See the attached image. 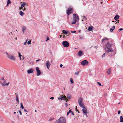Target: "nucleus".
Masks as SVG:
<instances>
[{
    "label": "nucleus",
    "instance_id": "1",
    "mask_svg": "<svg viewBox=\"0 0 123 123\" xmlns=\"http://www.w3.org/2000/svg\"><path fill=\"white\" fill-rule=\"evenodd\" d=\"M112 45V44H110L109 43H107L105 48V50L106 52L108 53L110 52H111L113 51L112 49L111 48Z\"/></svg>",
    "mask_w": 123,
    "mask_h": 123
},
{
    "label": "nucleus",
    "instance_id": "2",
    "mask_svg": "<svg viewBox=\"0 0 123 123\" xmlns=\"http://www.w3.org/2000/svg\"><path fill=\"white\" fill-rule=\"evenodd\" d=\"M79 20V18L78 15L75 14H74L72 24H75Z\"/></svg>",
    "mask_w": 123,
    "mask_h": 123
},
{
    "label": "nucleus",
    "instance_id": "3",
    "mask_svg": "<svg viewBox=\"0 0 123 123\" xmlns=\"http://www.w3.org/2000/svg\"><path fill=\"white\" fill-rule=\"evenodd\" d=\"M55 123H66V120L65 117H60L59 119L57 120Z\"/></svg>",
    "mask_w": 123,
    "mask_h": 123
},
{
    "label": "nucleus",
    "instance_id": "4",
    "mask_svg": "<svg viewBox=\"0 0 123 123\" xmlns=\"http://www.w3.org/2000/svg\"><path fill=\"white\" fill-rule=\"evenodd\" d=\"M6 56L7 58L10 60L15 61V60L14 57L12 54H6Z\"/></svg>",
    "mask_w": 123,
    "mask_h": 123
},
{
    "label": "nucleus",
    "instance_id": "5",
    "mask_svg": "<svg viewBox=\"0 0 123 123\" xmlns=\"http://www.w3.org/2000/svg\"><path fill=\"white\" fill-rule=\"evenodd\" d=\"M62 44L63 46L66 48L68 47L69 46V43L68 41H63L62 42Z\"/></svg>",
    "mask_w": 123,
    "mask_h": 123
},
{
    "label": "nucleus",
    "instance_id": "6",
    "mask_svg": "<svg viewBox=\"0 0 123 123\" xmlns=\"http://www.w3.org/2000/svg\"><path fill=\"white\" fill-rule=\"evenodd\" d=\"M81 64L83 66L86 65H87L88 64L89 62L86 60H85L82 61L80 62Z\"/></svg>",
    "mask_w": 123,
    "mask_h": 123
},
{
    "label": "nucleus",
    "instance_id": "7",
    "mask_svg": "<svg viewBox=\"0 0 123 123\" xmlns=\"http://www.w3.org/2000/svg\"><path fill=\"white\" fill-rule=\"evenodd\" d=\"M36 69L37 72V76H39L41 74V71L39 70V68L38 67H37L36 68Z\"/></svg>",
    "mask_w": 123,
    "mask_h": 123
},
{
    "label": "nucleus",
    "instance_id": "8",
    "mask_svg": "<svg viewBox=\"0 0 123 123\" xmlns=\"http://www.w3.org/2000/svg\"><path fill=\"white\" fill-rule=\"evenodd\" d=\"M109 39L106 37L104 38L102 40V43H104L108 42V41Z\"/></svg>",
    "mask_w": 123,
    "mask_h": 123
},
{
    "label": "nucleus",
    "instance_id": "9",
    "mask_svg": "<svg viewBox=\"0 0 123 123\" xmlns=\"http://www.w3.org/2000/svg\"><path fill=\"white\" fill-rule=\"evenodd\" d=\"M46 65L47 68L49 69V68L51 65L50 63L49 62V61H48L46 63Z\"/></svg>",
    "mask_w": 123,
    "mask_h": 123
},
{
    "label": "nucleus",
    "instance_id": "10",
    "mask_svg": "<svg viewBox=\"0 0 123 123\" xmlns=\"http://www.w3.org/2000/svg\"><path fill=\"white\" fill-rule=\"evenodd\" d=\"M72 10V8H68L67 12V13L68 15L70 13H71V11Z\"/></svg>",
    "mask_w": 123,
    "mask_h": 123
},
{
    "label": "nucleus",
    "instance_id": "11",
    "mask_svg": "<svg viewBox=\"0 0 123 123\" xmlns=\"http://www.w3.org/2000/svg\"><path fill=\"white\" fill-rule=\"evenodd\" d=\"M22 28L23 33L24 34L26 31V27L25 26H23L22 27Z\"/></svg>",
    "mask_w": 123,
    "mask_h": 123
},
{
    "label": "nucleus",
    "instance_id": "12",
    "mask_svg": "<svg viewBox=\"0 0 123 123\" xmlns=\"http://www.w3.org/2000/svg\"><path fill=\"white\" fill-rule=\"evenodd\" d=\"M33 69L31 68L27 70V72L28 74L32 73L33 72Z\"/></svg>",
    "mask_w": 123,
    "mask_h": 123
},
{
    "label": "nucleus",
    "instance_id": "13",
    "mask_svg": "<svg viewBox=\"0 0 123 123\" xmlns=\"http://www.w3.org/2000/svg\"><path fill=\"white\" fill-rule=\"evenodd\" d=\"M82 111L83 112V113L85 114L87 117V116L86 114L87 113V110L86 108L85 107V108H84L82 109Z\"/></svg>",
    "mask_w": 123,
    "mask_h": 123
},
{
    "label": "nucleus",
    "instance_id": "14",
    "mask_svg": "<svg viewBox=\"0 0 123 123\" xmlns=\"http://www.w3.org/2000/svg\"><path fill=\"white\" fill-rule=\"evenodd\" d=\"M26 4L25 3V2H24L23 3L21 4V7L19 8V9H21L22 8L25 7V5Z\"/></svg>",
    "mask_w": 123,
    "mask_h": 123
},
{
    "label": "nucleus",
    "instance_id": "15",
    "mask_svg": "<svg viewBox=\"0 0 123 123\" xmlns=\"http://www.w3.org/2000/svg\"><path fill=\"white\" fill-rule=\"evenodd\" d=\"M119 18V16L117 14L114 17V19L116 21H117Z\"/></svg>",
    "mask_w": 123,
    "mask_h": 123
},
{
    "label": "nucleus",
    "instance_id": "16",
    "mask_svg": "<svg viewBox=\"0 0 123 123\" xmlns=\"http://www.w3.org/2000/svg\"><path fill=\"white\" fill-rule=\"evenodd\" d=\"M82 98H80L78 99V102L79 104H81L82 101Z\"/></svg>",
    "mask_w": 123,
    "mask_h": 123
},
{
    "label": "nucleus",
    "instance_id": "17",
    "mask_svg": "<svg viewBox=\"0 0 123 123\" xmlns=\"http://www.w3.org/2000/svg\"><path fill=\"white\" fill-rule=\"evenodd\" d=\"M79 105H80V106L82 108H85V105L81 103L79 104Z\"/></svg>",
    "mask_w": 123,
    "mask_h": 123
},
{
    "label": "nucleus",
    "instance_id": "18",
    "mask_svg": "<svg viewBox=\"0 0 123 123\" xmlns=\"http://www.w3.org/2000/svg\"><path fill=\"white\" fill-rule=\"evenodd\" d=\"M6 80H4L3 83H1V84L3 86H4L6 85Z\"/></svg>",
    "mask_w": 123,
    "mask_h": 123
},
{
    "label": "nucleus",
    "instance_id": "19",
    "mask_svg": "<svg viewBox=\"0 0 123 123\" xmlns=\"http://www.w3.org/2000/svg\"><path fill=\"white\" fill-rule=\"evenodd\" d=\"M93 27L92 26H89L88 30L89 31H91L92 30Z\"/></svg>",
    "mask_w": 123,
    "mask_h": 123
},
{
    "label": "nucleus",
    "instance_id": "20",
    "mask_svg": "<svg viewBox=\"0 0 123 123\" xmlns=\"http://www.w3.org/2000/svg\"><path fill=\"white\" fill-rule=\"evenodd\" d=\"M115 28V26H113L112 28H111L110 29V31L111 32H112L114 30Z\"/></svg>",
    "mask_w": 123,
    "mask_h": 123
},
{
    "label": "nucleus",
    "instance_id": "21",
    "mask_svg": "<svg viewBox=\"0 0 123 123\" xmlns=\"http://www.w3.org/2000/svg\"><path fill=\"white\" fill-rule=\"evenodd\" d=\"M61 98L62 99V100H66V102H67V101L68 100L67 98L66 97V99L65 98L62 97L61 96Z\"/></svg>",
    "mask_w": 123,
    "mask_h": 123
},
{
    "label": "nucleus",
    "instance_id": "22",
    "mask_svg": "<svg viewBox=\"0 0 123 123\" xmlns=\"http://www.w3.org/2000/svg\"><path fill=\"white\" fill-rule=\"evenodd\" d=\"M120 122L121 123H123V118L122 116H120Z\"/></svg>",
    "mask_w": 123,
    "mask_h": 123
},
{
    "label": "nucleus",
    "instance_id": "23",
    "mask_svg": "<svg viewBox=\"0 0 123 123\" xmlns=\"http://www.w3.org/2000/svg\"><path fill=\"white\" fill-rule=\"evenodd\" d=\"M67 97L68 99H70L71 98V95L70 94H68L67 95Z\"/></svg>",
    "mask_w": 123,
    "mask_h": 123
},
{
    "label": "nucleus",
    "instance_id": "24",
    "mask_svg": "<svg viewBox=\"0 0 123 123\" xmlns=\"http://www.w3.org/2000/svg\"><path fill=\"white\" fill-rule=\"evenodd\" d=\"M11 2L10 0H8L7 4V6H8L9 4H11Z\"/></svg>",
    "mask_w": 123,
    "mask_h": 123
},
{
    "label": "nucleus",
    "instance_id": "25",
    "mask_svg": "<svg viewBox=\"0 0 123 123\" xmlns=\"http://www.w3.org/2000/svg\"><path fill=\"white\" fill-rule=\"evenodd\" d=\"M107 72L108 74H109L111 73V70L110 69H109L107 70Z\"/></svg>",
    "mask_w": 123,
    "mask_h": 123
},
{
    "label": "nucleus",
    "instance_id": "26",
    "mask_svg": "<svg viewBox=\"0 0 123 123\" xmlns=\"http://www.w3.org/2000/svg\"><path fill=\"white\" fill-rule=\"evenodd\" d=\"M19 14L21 16H23L24 14V13L22 11H20L19 12Z\"/></svg>",
    "mask_w": 123,
    "mask_h": 123
},
{
    "label": "nucleus",
    "instance_id": "27",
    "mask_svg": "<svg viewBox=\"0 0 123 123\" xmlns=\"http://www.w3.org/2000/svg\"><path fill=\"white\" fill-rule=\"evenodd\" d=\"M72 112V111L71 110H69V111L67 112V116H68L69 113H71Z\"/></svg>",
    "mask_w": 123,
    "mask_h": 123
},
{
    "label": "nucleus",
    "instance_id": "28",
    "mask_svg": "<svg viewBox=\"0 0 123 123\" xmlns=\"http://www.w3.org/2000/svg\"><path fill=\"white\" fill-rule=\"evenodd\" d=\"M16 100L18 103V104L19 103V101L18 98V97H17L16 98Z\"/></svg>",
    "mask_w": 123,
    "mask_h": 123
},
{
    "label": "nucleus",
    "instance_id": "29",
    "mask_svg": "<svg viewBox=\"0 0 123 123\" xmlns=\"http://www.w3.org/2000/svg\"><path fill=\"white\" fill-rule=\"evenodd\" d=\"M21 106H20V108H22V109H23L24 108V107L23 106V104L22 103H21Z\"/></svg>",
    "mask_w": 123,
    "mask_h": 123
},
{
    "label": "nucleus",
    "instance_id": "30",
    "mask_svg": "<svg viewBox=\"0 0 123 123\" xmlns=\"http://www.w3.org/2000/svg\"><path fill=\"white\" fill-rule=\"evenodd\" d=\"M63 33L65 34H66L67 33L66 31L65 30H63L62 31Z\"/></svg>",
    "mask_w": 123,
    "mask_h": 123
},
{
    "label": "nucleus",
    "instance_id": "31",
    "mask_svg": "<svg viewBox=\"0 0 123 123\" xmlns=\"http://www.w3.org/2000/svg\"><path fill=\"white\" fill-rule=\"evenodd\" d=\"M70 82L72 84H73L74 83V81L72 79V78L70 79Z\"/></svg>",
    "mask_w": 123,
    "mask_h": 123
},
{
    "label": "nucleus",
    "instance_id": "32",
    "mask_svg": "<svg viewBox=\"0 0 123 123\" xmlns=\"http://www.w3.org/2000/svg\"><path fill=\"white\" fill-rule=\"evenodd\" d=\"M58 99L59 100H62V99L61 98V96H60V97L58 98Z\"/></svg>",
    "mask_w": 123,
    "mask_h": 123
},
{
    "label": "nucleus",
    "instance_id": "33",
    "mask_svg": "<svg viewBox=\"0 0 123 123\" xmlns=\"http://www.w3.org/2000/svg\"><path fill=\"white\" fill-rule=\"evenodd\" d=\"M97 84H98L99 86H102L101 85V84L99 82H97Z\"/></svg>",
    "mask_w": 123,
    "mask_h": 123
},
{
    "label": "nucleus",
    "instance_id": "34",
    "mask_svg": "<svg viewBox=\"0 0 123 123\" xmlns=\"http://www.w3.org/2000/svg\"><path fill=\"white\" fill-rule=\"evenodd\" d=\"M31 40H30L27 43L28 44H31Z\"/></svg>",
    "mask_w": 123,
    "mask_h": 123
},
{
    "label": "nucleus",
    "instance_id": "35",
    "mask_svg": "<svg viewBox=\"0 0 123 123\" xmlns=\"http://www.w3.org/2000/svg\"><path fill=\"white\" fill-rule=\"evenodd\" d=\"M83 53L82 51L80 50L79 51L78 53V54H82Z\"/></svg>",
    "mask_w": 123,
    "mask_h": 123
},
{
    "label": "nucleus",
    "instance_id": "36",
    "mask_svg": "<svg viewBox=\"0 0 123 123\" xmlns=\"http://www.w3.org/2000/svg\"><path fill=\"white\" fill-rule=\"evenodd\" d=\"M79 71H78L77 72V73H76V72H75V74L76 75H78V74H79Z\"/></svg>",
    "mask_w": 123,
    "mask_h": 123
},
{
    "label": "nucleus",
    "instance_id": "37",
    "mask_svg": "<svg viewBox=\"0 0 123 123\" xmlns=\"http://www.w3.org/2000/svg\"><path fill=\"white\" fill-rule=\"evenodd\" d=\"M21 10L23 11L25 10H26V8L25 7H24L22 8Z\"/></svg>",
    "mask_w": 123,
    "mask_h": 123
},
{
    "label": "nucleus",
    "instance_id": "38",
    "mask_svg": "<svg viewBox=\"0 0 123 123\" xmlns=\"http://www.w3.org/2000/svg\"><path fill=\"white\" fill-rule=\"evenodd\" d=\"M54 119V118H50L49 119V121H52Z\"/></svg>",
    "mask_w": 123,
    "mask_h": 123
},
{
    "label": "nucleus",
    "instance_id": "39",
    "mask_svg": "<svg viewBox=\"0 0 123 123\" xmlns=\"http://www.w3.org/2000/svg\"><path fill=\"white\" fill-rule=\"evenodd\" d=\"M83 55H84V54H78V56L79 57H80L82 56Z\"/></svg>",
    "mask_w": 123,
    "mask_h": 123
},
{
    "label": "nucleus",
    "instance_id": "40",
    "mask_svg": "<svg viewBox=\"0 0 123 123\" xmlns=\"http://www.w3.org/2000/svg\"><path fill=\"white\" fill-rule=\"evenodd\" d=\"M76 32V31H71V33H75V32Z\"/></svg>",
    "mask_w": 123,
    "mask_h": 123
},
{
    "label": "nucleus",
    "instance_id": "41",
    "mask_svg": "<svg viewBox=\"0 0 123 123\" xmlns=\"http://www.w3.org/2000/svg\"><path fill=\"white\" fill-rule=\"evenodd\" d=\"M19 113L21 115H22V113L21 112V111H19Z\"/></svg>",
    "mask_w": 123,
    "mask_h": 123
},
{
    "label": "nucleus",
    "instance_id": "42",
    "mask_svg": "<svg viewBox=\"0 0 123 123\" xmlns=\"http://www.w3.org/2000/svg\"><path fill=\"white\" fill-rule=\"evenodd\" d=\"M49 37H47V40H46V41H47L48 40H49Z\"/></svg>",
    "mask_w": 123,
    "mask_h": 123
},
{
    "label": "nucleus",
    "instance_id": "43",
    "mask_svg": "<svg viewBox=\"0 0 123 123\" xmlns=\"http://www.w3.org/2000/svg\"><path fill=\"white\" fill-rule=\"evenodd\" d=\"M106 54H103V55H102V58H103V57H104L105 56V55Z\"/></svg>",
    "mask_w": 123,
    "mask_h": 123
},
{
    "label": "nucleus",
    "instance_id": "44",
    "mask_svg": "<svg viewBox=\"0 0 123 123\" xmlns=\"http://www.w3.org/2000/svg\"><path fill=\"white\" fill-rule=\"evenodd\" d=\"M15 95H16V97H18V94H17V93H15Z\"/></svg>",
    "mask_w": 123,
    "mask_h": 123
},
{
    "label": "nucleus",
    "instance_id": "45",
    "mask_svg": "<svg viewBox=\"0 0 123 123\" xmlns=\"http://www.w3.org/2000/svg\"><path fill=\"white\" fill-rule=\"evenodd\" d=\"M106 97L107 95V93H105L104 95Z\"/></svg>",
    "mask_w": 123,
    "mask_h": 123
},
{
    "label": "nucleus",
    "instance_id": "46",
    "mask_svg": "<svg viewBox=\"0 0 123 123\" xmlns=\"http://www.w3.org/2000/svg\"><path fill=\"white\" fill-rule=\"evenodd\" d=\"M24 111L25 112H28V111H27L25 109H24Z\"/></svg>",
    "mask_w": 123,
    "mask_h": 123
},
{
    "label": "nucleus",
    "instance_id": "47",
    "mask_svg": "<svg viewBox=\"0 0 123 123\" xmlns=\"http://www.w3.org/2000/svg\"><path fill=\"white\" fill-rule=\"evenodd\" d=\"M121 112V111H119L118 112V114H119Z\"/></svg>",
    "mask_w": 123,
    "mask_h": 123
},
{
    "label": "nucleus",
    "instance_id": "48",
    "mask_svg": "<svg viewBox=\"0 0 123 123\" xmlns=\"http://www.w3.org/2000/svg\"><path fill=\"white\" fill-rule=\"evenodd\" d=\"M83 19H85L86 20V18L85 17V16H83Z\"/></svg>",
    "mask_w": 123,
    "mask_h": 123
},
{
    "label": "nucleus",
    "instance_id": "49",
    "mask_svg": "<svg viewBox=\"0 0 123 123\" xmlns=\"http://www.w3.org/2000/svg\"><path fill=\"white\" fill-rule=\"evenodd\" d=\"M65 106H66V107H67L68 106V104L67 103H65Z\"/></svg>",
    "mask_w": 123,
    "mask_h": 123
},
{
    "label": "nucleus",
    "instance_id": "50",
    "mask_svg": "<svg viewBox=\"0 0 123 123\" xmlns=\"http://www.w3.org/2000/svg\"><path fill=\"white\" fill-rule=\"evenodd\" d=\"M19 58H20L21 57L22 55H21V54H19Z\"/></svg>",
    "mask_w": 123,
    "mask_h": 123
},
{
    "label": "nucleus",
    "instance_id": "51",
    "mask_svg": "<svg viewBox=\"0 0 123 123\" xmlns=\"http://www.w3.org/2000/svg\"><path fill=\"white\" fill-rule=\"evenodd\" d=\"M27 40L24 43V45H26V42H27Z\"/></svg>",
    "mask_w": 123,
    "mask_h": 123
},
{
    "label": "nucleus",
    "instance_id": "52",
    "mask_svg": "<svg viewBox=\"0 0 123 123\" xmlns=\"http://www.w3.org/2000/svg\"><path fill=\"white\" fill-rule=\"evenodd\" d=\"M71 113L72 115H74V114L73 112L72 111Z\"/></svg>",
    "mask_w": 123,
    "mask_h": 123
},
{
    "label": "nucleus",
    "instance_id": "53",
    "mask_svg": "<svg viewBox=\"0 0 123 123\" xmlns=\"http://www.w3.org/2000/svg\"><path fill=\"white\" fill-rule=\"evenodd\" d=\"M120 31H122L123 30V29L122 28H121L119 29V30Z\"/></svg>",
    "mask_w": 123,
    "mask_h": 123
},
{
    "label": "nucleus",
    "instance_id": "54",
    "mask_svg": "<svg viewBox=\"0 0 123 123\" xmlns=\"http://www.w3.org/2000/svg\"><path fill=\"white\" fill-rule=\"evenodd\" d=\"M63 66V65H62V64H61L60 65V66L61 68H62V67Z\"/></svg>",
    "mask_w": 123,
    "mask_h": 123
},
{
    "label": "nucleus",
    "instance_id": "55",
    "mask_svg": "<svg viewBox=\"0 0 123 123\" xmlns=\"http://www.w3.org/2000/svg\"><path fill=\"white\" fill-rule=\"evenodd\" d=\"M54 97H52L50 98V99H51L53 100L54 99Z\"/></svg>",
    "mask_w": 123,
    "mask_h": 123
},
{
    "label": "nucleus",
    "instance_id": "56",
    "mask_svg": "<svg viewBox=\"0 0 123 123\" xmlns=\"http://www.w3.org/2000/svg\"><path fill=\"white\" fill-rule=\"evenodd\" d=\"M9 84V82H8V83H7V84H6V85H8Z\"/></svg>",
    "mask_w": 123,
    "mask_h": 123
},
{
    "label": "nucleus",
    "instance_id": "57",
    "mask_svg": "<svg viewBox=\"0 0 123 123\" xmlns=\"http://www.w3.org/2000/svg\"><path fill=\"white\" fill-rule=\"evenodd\" d=\"M40 60V59H38L36 61V62H38Z\"/></svg>",
    "mask_w": 123,
    "mask_h": 123
},
{
    "label": "nucleus",
    "instance_id": "58",
    "mask_svg": "<svg viewBox=\"0 0 123 123\" xmlns=\"http://www.w3.org/2000/svg\"><path fill=\"white\" fill-rule=\"evenodd\" d=\"M1 80H5L4 79V77H3L2 78H1Z\"/></svg>",
    "mask_w": 123,
    "mask_h": 123
},
{
    "label": "nucleus",
    "instance_id": "59",
    "mask_svg": "<svg viewBox=\"0 0 123 123\" xmlns=\"http://www.w3.org/2000/svg\"><path fill=\"white\" fill-rule=\"evenodd\" d=\"M24 59V56H22V59L23 60Z\"/></svg>",
    "mask_w": 123,
    "mask_h": 123
},
{
    "label": "nucleus",
    "instance_id": "60",
    "mask_svg": "<svg viewBox=\"0 0 123 123\" xmlns=\"http://www.w3.org/2000/svg\"><path fill=\"white\" fill-rule=\"evenodd\" d=\"M117 21H118L117 22H116V24H117V23H119V20H118Z\"/></svg>",
    "mask_w": 123,
    "mask_h": 123
},
{
    "label": "nucleus",
    "instance_id": "61",
    "mask_svg": "<svg viewBox=\"0 0 123 123\" xmlns=\"http://www.w3.org/2000/svg\"><path fill=\"white\" fill-rule=\"evenodd\" d=\"M76 108H77V106H76V111H78V110Z\"/></svg>",
    "mask_w": 123,
    "mask_h": 123
},
{
    "label": "nucleus",
    "instance_id": "62",
    "mask_svg": "<svg viewBox=\"0 0 123 123\" xmlns=\"http://www.w3.org/2000/svg\"><path fill=\"white\" fill-rule=\"evenodd\" d=\"M103 2H103H100V3L101 4H102Z\"/></svg>",
    "mask_w": 123,
    "mask_h": 123
},
{
    "label": "nucleus",
    "instance_id": "63",
    "mask_svg": "<svg viewBox=\"0 0 123 123\" xmlns=\"http://www.w3.org/2000/svg\"><path fill=\"white\" fill-rule=\"evenodd\" d=\"M20 60H21L22 59V58H21V57H20Z\"/></svg>",
    "mask_w": 123,
    "mask_h": 123
},
{
    "label": "nucleus",
    "instance_id": "64",
    "mask_svg": "<svg viewBox=\"0 0 123 123\" xmlns=\"http://www.w3.org/2000/svg\"><path fill=\"white\" fill-rule=\"evenodd\" d=\"M19 116H18V119H19Z\"/></svg>",
    "mask_w": 123,
    "mask_h": 123
}]
</instances>
